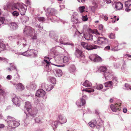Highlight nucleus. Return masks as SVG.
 I'll list each match as a JSON object with an SVG mask.
<instances>
[{
	"mask_svg": "<svg viewBox=\"0 0 131 131\" xmlns=\"http://www.w3.org/2000/svg\"><path fill=\"white\" fill-rule=\"evenodd\" d=\"M96 41L98 45H103L107 44L108 42V40L104 37H100L97 38Z\"/></svg>",
	"mask_w": 131,
	"mask_h": 131,
	"instance_id": "f257e3e1",
	"label": "nucleus"
},
{
	"mask_svg": "<svg viewBox=\"0 0 131 131\" xmlns=\"http://www.w3.org/2000/svg\"><path fill=\"white\" fill-rule=\"evenodd\" d=\"M122 103L118 102L115 104H112L110 105V108L112 111L114 112H116L117 111H120L121 110L120 106Z\"/></svg>",
	"mask_w": 131,
	"mask_h": 131,
	"instance_id": "f03ea898",
	"label": "nucleus"
},
{
	"mask_svg": "<svg viewBox=\"0 0 131 131\" xmlns=\"http://www.w3.org/2000/svg\"><path fill=\"white\" fill-rule=\"evenodd\" d=\"M34 30L30 26H27L25 28L24 33L31 36H32L34 34Z\"/></svg>",
	"mask_w": 131,
	"mask_h": 131,
	"instance_id": "7ed1b4c3",
	"label": "nucleus"
},
{
	"mask_svg": "<svg viewBox=\"0 0 131 131\" xmlns=\"http://www.w3.org/2000/svg\"><path fill=\"white\" fill-rule=\"evenodd\" d=\"M35 52V51L34 50H29L22 53V55L26 56H34L36 55Z\"/></svg>",
	"mask_w": 131,
	"mask_h": 131,
	"instance_id": "20e7f679",
	"label": "nucleus"
},
{
	"mask_svg": "<svg viewBox=\"0 0 131 131\" xmlns=\"http://www.w3.org/2000/svg\"><path fill=\"white\" fill-rule=\"evenodd\" d=\"M99 71L101 72H102L104 73V75L105 77V78L108 75L110 74L109 73L106 72L107 70L106 67L105 66H101L98 69Z\"/></svg>",
	"mask_w": 131,
	"mask_h": 131,
	"instance_id": "39448f33",
	"label": "nucleus"
},
{
	"mask_svg": "<svg viewBox=\"0 0 131 131\" xmlns=\"http://www.w3.org/2000/svg\"><path fill=\"white\" fill-rule=\"evenodd\" d=\"M75 55L78 58H83L84 55L82 51L76 49L75 52Z\"/></svg>",
	"mask_w": 131,
	"mask_h": 131,
	"instance_id": "423d86ee",
	"label": "nucleus"
},
{
	"mask_svg": "<svg viewBox=\"0 0 131 131\" xmlns=\"http://www.w3.org/2000/svg\"><path fill=\"white\" fill-rule=\"evenodd\" d=\"M19 125V123L18 122L13 120L8 125V126L11 128L16 127Z\"/></svg>",
	"mask_w": 131,
	"mask_h": 131,
	"instance_id": "0eeeda50",
	"label": "nucleus"
},
{
	"mask_svg": "<svg viewBox=\"0 0 131 131\" xmlns=\"http://www.w3.org/2000/svg\"><path fill=\"white\" fill-rule=\"evenodd\" d=\"M18 9L21 15H24L25 14L26 10L23 5L20 4V6H18Z\"/></svg>",
	"mask_w": 131,
	"mask_h": 131,
	"instance_id": "6e6552de",
	"label": "nucleus"
},
{
	"mask_svg": "<svg viewBox=\"0 0 131 131\" xmlns=\"http://www.w3.org/2000/svg\"><path fill=\"white\" fill-rule=\"evenodd\" d=\"M45 94V92L42 89L38 90L36 93V96L40 97L43 96Z\"/></svg>",
	"mask_w": 131,
	"mask_h": 131,
	"instance_id": "1a4fd4ad",
	"label": "nucleus"
},
{
	"mask_svg": "<svg viewBox=\"0 0 131 131\" xmlns=\"http://www.w3.org/2000/svg\"><path fill=\"white\" fill-rule=\"evenodd\" d=\"M85 103L86 101L83 98L81 99L80 102L79 101H77L76 102V104L80 106H83Z\"/></svg>",
	"mask_w": 131,
	"mask_h": 131,
	"instance_id": "9d476101",
	"label": "nucleus"
},
{
	"mask_svg": "<svg viewBox=\"0 0 131 131\" xmlns=\"http://www.w3.org/2000/svg\"><path fill=\"white\" fill-rule=\"evenodd\" d=\"M123 7V4L121 2H117L115 5V8L116 10H119L121 9Z\"/></svg>",
	"mask_w": 131,
	"mask_h": 131,
	"instance_id": "9b49d317",
	"label": "nucleus"
},
{
	"mask_svg": "<svg viewBox=\"0 0 131 131\" xmlns=\"http://www.w3.org/2000/svg\"><path fill=\"white\" fill-rule=\"evenodd\" d=\"M25 107L27 112H29V111H31V103L28 101L25 102Z\"/></svg>",
	"mask_w": 131,
	"mask_h": 131,
	"instance_id": "f8f14e48",
	"label": "nucleus"
},
{
	"mask_svg": "<svg viewBox=\"0 0 131 131\" xmlns=\"http://www.w3.org/2000/svg\"><path fill=\"white\" fill-rule=\"evenodd\" d=\"M100 48V47L97 46L95 45L88 46V45L86 49L88 50H90L93 49H96Z\"/></svg>",
	"mask_w": 131,
	"mask_h": 131,
	"instance_id": "ddd939ff",
	"label": "nucleus"
},
{
	"mask_svg": "<svg viewBox=\"0 0 131 131\" xmlns=\"http://www.w3.org/2000/svg\"><path fill=\"white\" fill-rule=\"evenodd\" d=\"M12 101L15 105L18 106H19L20 105V102L18 98L15 97L13 98L12 99Z\"/></svg>",
	"mask_w": 131,
	"mask_h": 131,
	"instance_id": "4468645a",
	"label": "nucleus"
},
{
	"mask_svg": "<svg viewBox=\"0 0 131 131\" xmlns=\"http://www.w3.org/2000/svg\"><path fill=\"white\" fill-rule=\"evenodd\" d=\"M24 89V86L21 83H19L17 84L16 89L18 91H22Z\"/></svg>",
	"mask_w": 131,
	"mask_h": 131,
	"instance_id": "2eb2a0df",
	"label": "nucleus"
},
{
	"mask_svg": "<svg viewBox=\"0 0 131 131\" xmlns=\"http://www.w3.org/2000/svg\"><path fill=\"white\" fill-rule=\"evenodd\" d=\"M59 117L60 122L61 123H65L67 121L66 119L63 116L60 115Z\"/></svg>",
	"mask_w": 131,
	"mask_h": 131,
	"instance_id": "dca6fc26",
	"label": "nucleus"
},
{
	"mask_svg": "<svg viewBox=\"0 0 131 131\" xmlns=\"http://www.w3.org/2000/svg\"><path fill=\"white\" fill-rule=\"evenodd\" d=\"M84 37L85 39L88 40H92L93 39V36L91 34H85Z\"/></svg>",
	"mask_w": 131,
	"mask_h": 131,
	"instance_id": "f3484780",
	"label": "nucleus"
},
{
	"mask_svg": "<svg viewBox=\"0 0 131 131\" xmlns=\"http://www.w3.org/2000/svg\"><path fill=\"white\" fill-rule=\"evenodd\" d=\"M83 85L87 87H90L92 86V83L88 80H86L83 83Z\"/></svg>",
	"mask_w": 131,
	"mask_h": 131,
	"instance_id": "a211bd4d",
	"label": "nucleus"
},
{
	"mask_svg": "<svg viewBox=\"0 0 131 131\" xmlns=\"http://www.w3.org/2000/svg\"><path fill=\"white\" fill-rule=\"evenodd\" d=\"M62 58L60 56H58L55 57V61L57 63H61Z\"/></svg>",
	"mask_w": 131,
	"mask_h": 131,
	"instance_id": "6ab92c4d",
	"label": "nucleus"
},
{
	"mask_svg": "<svg viewBox=\"0 0 131 131\" xmlns=\"http://www.w3.org/2000/svg\"><path fill=\"white\" fill-rule=\"evenodd\" d=\"M14 119V118L13 117L10 116H8L7 117V119L5 121L7 122L8 125L12 122V121H13Z\"/></svg>",
	"mask_w": 131,
	"mask_h": 131,
	"instance_id": "aec40b11",
	"label": "nucleus"
},
{
	"mask_svg": "<svg viewBox=\"0 0 131 131\" xmlns=\"http://www.w3.org/2000/svg\"><path fill=\"white\" fill-rule=\"evenodd\" d=\"M6 49V46L3 43L0 42V52Z\"/></svg>",
	"mask_w": 131,
	"mask_h": 131,
	"instance_id": "412c9836",
	"label": "nucleus"
},
{
	"mask_svg": "<svg viewBox=\"0 0 131 131\" xmlns=\"http://www.w3.org/2000/svg\"><path fill=\"white\" fill-rule=\"evenodd\" d=\"M48 10V13L49 16H52L54 13V10L53 9H49Z\"/></svg>",
	"mask_w": 131,
	"mask_h": 131,
	"instance_id": "4be33fe9",
	"label": "nucleus"
},
{
	"mask_svg": "<svg viewBox=\"0 0 131 131\" xmlns=\"http://www.w3.org/2000/svg\"><path fill=\"white\" fill-rule=\"evenodd\" d=\"M63 61L64 63H69L70 62V59L69 57L64 56L63 58Z\"/></svg>",
	"mask_w": 131,
	"mask_h": 131,
	"instance_id": "5701e85b",
	"label": "nucleus"
},
{
	"mask_svg": "<svg viewBox=\"0 0 131 131\" xmlns=\"http://www.w3.org/2000/svg\"><path fill=\"white\" fill-rule=\"evenodd\" d=\"M102 61L101 58L98 56H95V57L94 60V61L96 62L101 61Z\"/></svg>",
	"mask_w": 131,
	"mask_h": 131,
	"instance_id": "b1692460",
	"label": "nucleus"
},
{
	"mask_svg": "<svg viewBox=\"0 0 131 131\" xmlns=\"http://www.w3.org/2000/svg\"><path fill=\"white\" fill-rule=\"evenodd\" d=\"M31 111H32L31 112L30 111H29V112H28V113L31 116L33 117L35 116L37 113V110H31Z\"/></svg>",
	"mask_w": 131,
	"mask_h": 131,
	"instance_id": "393cba45",
	"label": "nucleus"
},
{
	"mask_svg": "<svg viewBox=\"0 0 131 131\" xmlns=\"http://www.w3.org/2000/svg\"><path fill=\"white\" fill-rule=\"evenodd\" d=\"M96 123V121L95 120H94L91 121L89 123V124L90 127H93L95 126Z\"/></svg>",
	"mask_w": 131,
	"mask_h": 131,
	"instance_id": "a878e982",
	"label": "nucleus"
},
{
	"mask_svg": "<svg viewBox=\"0 0 131 131\" xmlns=\"http://www.w3.org/2000/svg\"><path fill=\"white\" fill-rule=\"evenodd\" d=\"M45 88L47 91H50L53 88V86L50 85H46L45 86Z\"/></svg>",
	"mask_w": 131,
	"mask_h": 131,
	"instance_id": "bb28decb",
	"label": "nucleus"
},
{
	"mask_svg": "<svg viewBox=\"0 0 131 131\" xmlns=\"http://www.w3.org/2000/svg\"><path fill=\"white\" fill-rule=\"evenodd\" d=\"M20 6V4L17 3L12 6L11 9L13 10H15V9H18V6Z\"/></svg>",
	"mask_w": 131,
	"mask_h": 131,
	"instance_id": "cd10ccee",
	"label": "nucleus"
},
{
	"mask_svg": "<svg viewBox=\"0 0 131 131\" xmlns=\"http://www.w3.org/2000/svg\"><path fill=\"white\" fill-rule=\"evenodd\" d=\"M112 85V83L111 81L107 82L104 83L105 86L106 87H111Z\"/></svg>",
	"mask_w": 131,
	"mask_h": 131,
	"instance_id": "c85d7f7f",
	"label": "nucleus"
},
{
	"mask_svg": "<svg viewBox=\"0 0 131 131\" xmlns=\"http://www.w3.org/2000/svg\"><path fill=\"white\" fill-rule=\"evenodd\" d=\"M90 31L94 34H95L96 35H100L101 34L99 32L97 29H95L94 30H92L90 28L89 29Z\"/></svg>",
	"mask_w": 131,
	"mask_h": 131,
	"instance_id": "c756f323",
	"label": "nucleus"
},
{
	"mask_svg": "<svg viewBox=\"0 0 131 131\" xmlns=\"http://www.w3.org/2000/svg\"><path fill=\"white\" fill-rule=\"evenodd\" d=\"M125 7L129 8L131 5V0H129L125 2Z\"/></svg>",
	"mask_w": 131,
	"mask_h": 131,
	"instance_id": "7c9ffc66",
	"label": "nucleus"
},
{
	"mask_svg": "<svg viewBox=\"0 0 131 131\" xmlns=\"http://www.w3.org/2000/svg\"><path fill=\"white\" fill-rule=\"evenodd\" d=\"M93 6L91 7V9L93 12H94L95 9L97 7V5L96 2H94L93 3Z\"/></svg>",
	"mask_w": 131,
	"mask_h": 131,
	"instance_id": "2f4dec72",
	"label": "nucleus"
},
{
	"mask_svg": "<svg viewBox=\"0 0 131 131\" xmlns=\"http://www.w3.org/2000/svg\"><path fill=\"white\" fill-rule=\"evenodd\" d=\"M10 25L11 28L13 29H15L17 26V24L15 23H12Z\"/></svg>",
	"mask_w": 131,
	"mask_h": 131,
	"instance_id": "473e14b6",
	"label": "nucleus"
},
{
	"mask_svg": "<svg viewBox=\"0 0 131 131\" xmlns=\"http://www.w3.org/2000/svg\"><path fill=\"white\" fill-rule=\"evenodd\" d=\"M56 75L57 76L59 77L61 76L62 74V72L61 70L60 69H58L56 71Z\"/></svg>",
	"mask_w": 131,
	"mask_h": 131,
	"instance_id": "72a5a7b5",
	"label": "nucleus"
},
{
	"mask_svg": "<svg viewBox=\"0 0 131 131\" xmlns=\"http://www.w3.org/2000/svg\"><path fill=\"white\" fill-rule=\"evenodd\" d=\"M21 19L23 22L25 23L28 21L29 18L28 17H27L24 16L22 17Z\"/></svg>",
	"mask_w": 131,
	"mask_h": 131,
	"instance_id": "f704fd0d",
	"label": "nucleus"
},
{
	"mask_svg": "<svg viewBox=\"0 0 131 131\" xmlns=\"http://www.w3.org/2000/svg\"><path fill=\"white\" fill-rule=\"evenodd\" d=\"M12 15L14 16L17 17L18 16L19 14L18 12L15 10L13 12Z\"/></svg>",
	"mask_w": 131,
	"mask_h": 131,
	"instance_id": "c9c22d12",
	"label": "nucleus"
},
{
	"mask_svg": "<svg viewBox=\"0 0 131 131\" xmlns=\"http://www.w3.org/2000/svg\"><path fill=\"white\" fill-rule=\"evenodd\" d=\"M44 63L45 64H46L45 66L46 68H48L49 65H50V63L47 60L45 59L44 60Z\"/></svg>",
	"mask_w": 131,
	"mask_h": 131,
	"instance_id": "e433bc0d",
	"label": "nucleus"
},
{
	"mask_svg": "<svg viewBox=\"0 0 131 131\" xmlns=\"http://www.w3.org/2000/svg\"><path fill=\"white\" fill-rule=\"evenodd\" d=\"M51 83L53 84H55L56 82V79L54 77H52L50 79Z\"/></svg>",
	"mask_w": 131,
	"mask_h": 131,
	"instance_id": "4c0bfd02",
	"label": "nucleus"
},
{
	"mask_svg": "<svg viewBox=\"0 0 131 131\" xmlns=\"http://www.w3.org/2000/svg\"><path fill=\"white\" fill-rule=\"evenodd\" d=\"M37 19L39 21H45L46 20L45 18L44 17H38Z\"/></svg>",
	"mask_w": 131,
	"mask_h": 131,
	"instance_id": "58836bf2",
	"label": "nucleus"
},
{
	"mask_svg": "<svg viewBox=\"0 0 131 131\" xmlns=\"http://www.w3.org/2000/svg\"><path fill=\"white\" fill-rule=\"evenodd\" d=\"M99 30H100V32H103V26L102 24L99 25Z\"/></svg>",
	"mask_w": 131,
	"mask_h": 131,
	"instance_id": "ea45409f",
	"label": "nucleus"
},
{
	"mask_svg": "<svg viewBox=\"0 0 131 131\" xmlns=\"http://www.w3.org/2000/svg\"><path fill=\"white\" fill-rule=\"evenodd\" d=\"M85 8L84 6H80L79 7V9L80 13H82L84 12V9Z\"/></svg>",
	"mask_w": 131,
	"mask_h": 131,
	"instance_id": "a19ab883",
	"label": "nucleus"
},
{
	"mask_svg": "<svg viewBox=\"0 0 131 131\" xmlns=\"http://www.w3.org/2000/svg\"><path fill=\"white\" fill-rule=\"evenodd\" d=\"M109 37L111 39H114L115 38V36L114 34L111 33L109 36Z\"/></svg>",
	"mask_w": 131,
	"mask_h": 131,
	"instance_id": "79ce46f5",
	"label": "nucleus"
},
{
	"mask_svg": "<svg viewBox=\"0 0 131 131\" xmlns=\"http://www.w3.org/2000/svg\"><path fill=\"white\" fill-rule=\"evenodd\" d=\"M103 86L102 84H100L97 85L96 87V89L98 90H101L103 88Z\"/></svg>",
	"mask_w": 131,
	"mask_h": 131,
	"instance_id": "37998d69",
	"label": "nucleus"
},
{
	"mask_svg": "<svg viewBox=\"0 0 131 131\" xmlns=\"http://www.w3.org/2000/svg\"><path fill=\"white\" fill-rule=\"evenodd\" d=\"M81 45L84 48L86 49L88 44L87 43L82 42L81 43Z\"/></svg>",
	"mask_w": 131,
	"mask_h": 131,
	"instance_id": "c03bdc74",
	"label": "nucleus"
},
{
	"mask_svg": "<svg viewBox=\"0 0 131 131\" xmlns=\"http://www.w3.org/2000/svg\"><path fill=\"white\" fill-rule=\"evenodd\" d=\"M72 20L75 23H78V18H76V17H73V18H72Z\"/></svg>",
	"mask_w": 131,
	"mask_h": 131,
	"instance_id": "a18cd8bd",
	"label": "nucleus"
},
{
	"mask_svg": "<svg viewBox=\"0 0 131 131\" xmlns=\"http://www.w3.org/2000/svg\"><path fill=\"white\" fill-rule=\"evenodd\" d=\"M95 55L93 54L90 55L89 57L90 59L91 60L94 61V59L95 57Z\"/></svg>",
	"mask_w": 131,
	"mask_h": 131,
	"instance_id": "49530a36",
	"label": "nucleus"
},
{
	"mask_svg": "<svg viewBox=\"0 0 131 131\" xmlns=\"http://www.w3.org/2000/svg\"><path fill=\"white\" fill-rule=\"evenodd\" d=\"M75 67L74 66H72V67L70 68V71L71 72H74L75 71Z\"/></svg>",
	"mask_w": 131,
	"mask_h": 131,
	"instance_id": "de8ad7c7",
	"label": "nucleus"
},
{
	"mask_svg": "<svg viewBox=\"0 0 131 131\" xmlns=\"http://www.w3.org/2000/svg\"><path fill=\"white\" fill-rule=\"evenodd\" d=\"M60 43L62 44H64V45L65 44V45H71V46H72L73 45V44L72 43H68V42L65 43L63 41H60Z\"/></svg>",
	"mask_w": 131,
	"mask_h": 131,
	"instance_id": "09e8293b",
	"label": "nucleus"
},
{
	"mask_svg": "<svg viewBox=\"0 0 131 131\" xmlns=\"http://www.w3.org/2000/svg\"><path fill=\"white\" fill-rule=\"evenodd\" d=\"M41 120L40 118L39 117H38L36 118L35 119V121L37 123H39L40 122Z\"/></svg>",
	"mask_w": 131,
	"mask_h": 131,
	"instance_id": "8fccbe9b",
	"label": "nucleus"
},
{
	"mask_svg": "<svg viewBox=\"0 0 131 131\" xmlns=\"http://www.w3.org/2000/svg\"><path fill=\"white\" fill-rule=\"evenodd\" d=\"M4 19L3 18L0 17V26L4 23Z\"/></svg>",
	"mask_w": 131,
	"mask_h": 131,
	"instance_id": "3c124183",
	"label": "nucleus"
},
{
	"mask_svg": "<svg viewBox=\"0 0 131 131\" xmlns=\"http://www.w3.org/2000/svg\"><path fill=\"white\" fill-rule=\"evenodd\" d=\"M112 80L113 81L115 82V83H117V79L116 77H113L112 78Z\"/></svg>",
	"mask_w": 131,
	"mask_h": 131,
	"instance_id": "603ef678",
	"label": "nucleus"
},
{
	"mask_svg": "<svg viewBox=\"0 0 131 131\" xmlns=\"http://www.w3.org/2000/svg\"><path fill=\"white\" fill-rule=\"evenodd\" d=\"M88 19L87 15H86L85 16H83V17L82 20L83 21H86Z\"/></svg>",
	"mask_w": 131,
	"mask_h": 131,
	"instance_id": "864d4df0",
	"label": "nucleus"
},
{
	"mask_svg": "<svg viewBox=\"0 0 131 131\" xmlns=\"http://www.w3.org/2000/svg\"><path fill=\"white\" fill-rule=\"evenodd\" d=\"M12 6V5H11L10 4H8L7 6V8L6 9L8 10V9H11V6Z\"/></svg>",
	"mask_w": 131,
	"mask_h": 131,
	"instance_id": "5fc2aeb1",
	"label": "nucleus"
},
{
	"mask_svg": "<svg viewBox=\"0 0 131 131\" xmlns=\"http://www.w3.org/2000/svg\"><path fill=\"white\" fill-rule=\"evenodd\" d=\"M0 94L3 95L5 94V93L3 90L0 89Z\"/></svg>",
	"mask_w": 131,
	"mask_h": 131,
	"instance_id": "6e6d98bb",
	"label": "nucleus"
},
{
	"mask_svg": "<svg viewBox=\"0 0 131 131\" xmlns=\"http://www.w3.org/2000/svg\"><path fill=\"white\" fill-rule=\"evenodd\" d=\"M94 91V89H90L89 90H87V92L89 93H90L91 92H93Z\"/></svg>",
	"mask_w": 131,
	"mask_h": 131,
	"instance_id": "4d7b16f0",
	"label": "nucleus"
},
{
	"mask_svg": "<svg viewBox=\"0 0 131 131\" xmlns=\"http://www.w3.org/2000/svg\"><path fill=\"white\" fill-rule=\"evenodd\" d=\"M110 49V46H108L105 47L104 48V49L105 50H109Z\"/></svg>",
	"mask_w": 131,
	"mask_h": 131,
	"instance_id": "13d9d810",
	"label": "nucleus"
},
{
	"mask_svg": "<svg viewBox=\"0 0 131 131\" xmlns=\"http://www.w3.org/2000/svg\"><path fill=\"white\" fill-rule=\"evenodd\" d=\"M12 76L11 75H8L7 77L6 78L8 80H10L11 79Z\"/></svg>",
	"mask_w": 131,
	"mask_h": 131,
	"instance_id": "bf43d9fd",
	"label": "nucleus"
},
{
	"mask_svg": "<svg viewBox=\"0 0 131 131\" xmlns=\"http://www.w3.org/2000/svg\"><path fill=\"white\" fill-rule=\"evenodd\" d=\"M104 2H105L107 3H111V1L110 0H103Z\"/></svg>",
	"mask_w": 131,
	"mask_h": 131,
	"instance_id": "052dcab7",
	"label": "nucleus"
},
{
	"mask_svg": "<svg viewBox=\"0 0 131 131\" xmlns=\"http://www.w3.org/2000/svg\"><path fill=\"white\" fill-rule=\"evenodd\" d=\"M125 10L127 12H129L131 10V9L128 8H126L125 9Z\"/></svg>",
	"mask_w": 131,
	"mask_h": 131,
	"instance_id": "680f3d73",
	"label": "nucleus"
},
{
	"mask_svg": "<svg viewBox=\"0 0 131 131\" xmlns=\"http://www.w3.org/2000/svg\"><path fill=\"white\" fill-rule=\"evenodd\" d=\"M31 38L33 39H35L37 38V36L36 35H34V36L32 37V36H31Z\"/></svg>",
	"mask_w": 131,
	"mask_h": 131,
	"instance_id": "e2e57ef3",
	"label": "nucleus"
},
{
	"mask_svg": "<svg viewBox=\"0 0 131 131\" xmlns=\"http://www.w3.org/2000/svg\"><path fill=\"white\" fill-rule=\"evenodd\" d=\"M123 111L124 113H126L127 111V110L126 108H125L123 109Z\"/></svg>",
	"mask_w": 131,
	"mask_h": 131,
	"instance_id": "0e129e2a",
	"label": "nucleus"
},
{
	"mask_svg": "<svg viewBox=\"0 0 131 131\" xmlns=\"http://www.w3.org/2000/svg\"><path fill=\"white\" fill-rule=\"evenodd\" d=\"M114 17L115 18V21H117L119 19V18L116 17V16H115Z\"/></svg>",
	"mask_w": 131,
	"mask_h": 131,
	"instance_id": "69168bd1",
	"label": "nucleus"
},
{
	"mask_svg": "<svg viewBox=\"0 0 131 131\" xmlns=\"http://www.w3.org/2000/svg\"><path fill=\"white\" fill-rule=\"evenodd\" d=\"M4 126H5L3 124H0V128H3Z\"/></svg>",
	"mask_w": 131,
	"mask_h": 131,
	"instance_id": "338daca9",
	"label": "nucleus"
},
{
	"mask_svg": "<svg viewBox=\"0 0 131 131\" xmlns=\"http://www.w3.org/2000/svg\"><path fill=\"white\" fill-rule=\"evenodd\" d=\"M85 0H78V2L80 3L81 2H82V3H84Z\"/></svg>",
	"mask_w": 131,
	"mask_h": 131,
	"instance_id": "774afa93",
	"label": "nucleus"
}]
</instances>
